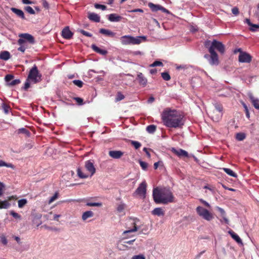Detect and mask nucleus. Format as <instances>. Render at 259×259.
<instances>
[{"label": "nucleus", "mask_w": 259, "mask_h": 259, "mask_svg": "<svg viewBox=\"0 0 259 259\" xmlns=\"http://www.w3.org/2000/svg\"><path fill=\"white\" fill-rule=\"evenodd\" d=\"M25 11L30 14H35V11L30 6H27L25 8Z\"/></svg>", "instance_id": "45"}, {"label": "nucleus", "mask_w": 259, "mask_h": 259, "mask_svg": "<svg viewBox=\"0 0 259 259\" xmlns=\"http://www.w3.org/2000/svg\"><path fill=\"white\" fill-rule=\"evenodd\" d=\"M244 22L247 23L249 26H251L252 25V23H251L250 20L248 18H246L244 20Z\"/></svg>", "instance_id": "64"}, {"label": "nucleus", "mask_w": 259, "mask_h": 259, "mask_svg": "<svg viewBox=\"0 0 259 259\" xmlns=\"http://www.w3.org/2000/svg\"><path fill=\"white\" fill-rule=\"evenodd\" d=\"M0 239L3 245H6L8 243V240L5 235L2 234L0 235Z\"/></svg>", "instance_id": "37"}, {"label": "nucleus", "mask_w": 259, "mask_h": 259, "mask_svg": "<svg viewBox=\"0 0 259 259\" xmlns=\"http://www.w3.org/2000/svg\"><path fill=\"white\" fill-rule=\"evenodd\" d=\"M221 217L222 218V219L220 220L221 222L223 223L224 222L226 224H229V221L227 218V215L226 213L221 215Z\"/></svg>", "instance_id": "36"}, {"label": "nucleus", "mask_w": 259, "mask_h": 259, "mask_svg": "<svg viewBox=\"0 0 259 259\" xmlns=\"http://www.w3.org/2000/svg\"><path fill=\"white\" fill-rule=\"evenodd\" d=\"M5 187L4 184L0 182V196L3 194V191Z\"/></svg>", "instance_id": "58"}, {"label": "nucleus", "mask_w": 259, "mask_h": 259, "mask_svg": "<svg viewBox=\"0 0 259 259\" xmlns=\"http://www.w3.org/2000/svg\"><path fill=\"white\" fill-rule=\"evenodd\" d=\"M139 164L142 169L144 170H146L148 167V164L146 162L143 161L141 160H139Z\"/></svg>", "instance_id": "39"}, {"label": "nucleus", "mask_w": 259, "mask_h": 259, "mask_svg": "<svg viewBox=\"0 0 259 259\" xmlns=\"http://www.w3.org/2000/svg\"><path fill=\"white\" fill-rule=\"evenodd\" d=\"M200 201L203 204H204L206 206H207L208 207H210V204L207 202H206V201H205V200H203L202 199H200Z\"/></svg>", "instance_id": "63"}, {"label": "nucleus", "mask_w": 259, "mask_h": 259, "mask_svg": "<svg viewBox=\"0 0 259 259\" xmlns=\"http://www.w3.org/2000/svg\"><path fill=\"white\" fill-rule=\"evenodd\" d=\"M123 154L121 151L112 150L109 152V155L114 159L120 158Z\"/></svg>", "instance_id": "15"}, {"label": "nucleus", "mask_w": 259, "mask_h": 259, "mask_svg": "<svg viewBox=\"0 0 259 259\" xmlns=\"http://www.w3.org/2000/svg\"><path fill=\"white\" fill-rule=\"evenodd\" d=\"M18 43L20 45V47L18 48V50L24 53L26 49V47L24 46L25 42L24 39H18Z\"/></svg>", "instance_id": "26"}, {"label": "nucleus", "mask_w": 259, "mask_h": 259, "mask_svg": "<svg viewBox=\"0 0 259 259\" xmlns=\"http://www.w3.org/2000/svg\"><path fill=\"white\" fill-rule=\"evenodd\" d=\"M87 205L89 206H102V203L100 202H88Z\"/></svg>", "instance_id": "41"}, {"label": "nucleus", "mask_w": 259, "mask_h": 259, "mask_svg": "<svg viewBox=\"0 0 259 259\" xmlns=\"http://www.w3.org/2000/svg\"><path fill=\"white\" fill-rule=\"evenodd\" d=\"M131 223L133 225L134 227L133 228H128L127 230L124 231L123 232V235H127L129 233L135 232L140 230V234H147L148 231V228L146 226L140 225L139 220L137 218H133L130 219Z\"/></svg>", "instance_id": "3"}, {"label": "nucleus", "mask_w": 259, "mask_h": 259, "mask_svg": "<svg viewBox=\"0 0 259 259\" xmlns=\"http://www.w3.org/2000/svg\"><path fill=\"white\" fill-rule=\"evenodd\" d=\"M152 195L154 201L157 204H166L174 201V196L169 189L154 188Z\"/></svg>", "instance_id": "2"}, {"label": "nucleus", "mask_w": 259, "mask_h": 259, "mask_svg": "<svg viewBox=\"0 0 259 259\" xmlns=\"http://www.w3.org/2000/svg\"><path fill=\"white\" fill-rule=\"evenodd\" d=\"M92 48L94 51L102 55H106L107 54L106 50L101 49L95 45H92Z\"/></svg>", "instance_id": "21"}, {"label": "nucleus", "mask_w": 259, "mask_h": 259, "mask_svg": "<svg viewBox=\"0 0 259 259\" xmlns=\"http://www.w3.org/2000/svg\"><path fill=\"white\" fill-rule=\"evenodd\" d=\"M171 151L179 157H188V154L187 151L183 149H176L174 148L171 149Z\"/></svg>", "instance_id": "14"}, {"label": "nucleus", "mask_w": 259, "mask_h": 259, "mask_svg": "<svg viewBox=\"0 0 259 259\" xmlns=\"http://www.w3.org/2000/svg\"><path fill=\"white\" fill-rule=\"evenodd\" d=\"M20 37L19 39H24V42L26 41L31 44L34 43V40L33 37L28 33H22L19 35Z\"/></svg>", "instance_id": "12"}, {"label": "nucleus", "mask_w": 259, "mask_h": 259, "mask_svg": "<svg viewBox=\"0 0 259 259\" xmlns=\"http://www.w3.org/2000/svg\"><path fill=\"white\" fill-rule=\"evenodd\" d=\"M250 30L252 31H255L258 28H259V25L253 24L251 25Z\"/></svg>", "instance_id": "53"}, {"label": "nucleus", "mask_w": 259, "mask_h": 259, "mask_svg": "<svg viewBox=\"0 0 259 259\" xmlns=\"http://www.w3.org/2000/svg\"><path fill=\"white\" fill-rule=\"evenodd\" d=\"M27 201L26 199H21L18 201V205L19 208H22L26 204Z\"/></svg>", "instance_id": "34"}, {"label": "nucleus", "mask_w": 259, "mask_h": 259, "mask_svg": "<svg viewBox=\"0 0 259 259\" xmlns=\"http://www.w3.org/2000/svg\"><path fill=\"white\" fill-rule=\"evenodd\" d=\"M249 97L250 99L251 100L254 107L257 109H259V100L257 99H255L254 98L253 95L251 94H250L249 95Z\"/></svg>", "instance_id": "22"}, {"label": "nucleus", "mask_w": 259, "mask_h": 259, "mask_svg": "<svg viewBox=\"0 0 259 259\" xmlns=\"http://www.w3.org/2000/svg\"><path fill=\"white\" fill-rule=\"evenodd\" d=\"M74 99L79 105H82L83 104V100L81 98L75 97Z\"/></svg>", "instance_id": "59"}, {"label": "nucleus", "mask_w": 259, "mask_h": 259, "mask_svg": "<svg viewBox=\"0 0 259 259\" xmlns=\"http://www.w3.org/2000/svg\"><path fill=\"white\" fill-rule=\"evenodd\" d=\"M10 214L15 219L20 220L21 219V215H19L18 213L15 212L14 211H11L10 212Z\"/></svg>", "instance_id": "49"}, {"label": "nucleus", "mask_w": 259, "mask_h": 259, "mask_svg": "<svg viewBox=\"0 0 259 259\" xmlns=\"http://www.w3.org/2000/svg\"><path fill=\"white\" fill-rule=\"evenodd\" d=\"M11 10L19 17L22 18V19H25L24 14L21 10L15 8H11Z\"/></svg>", "instance_id": "19"}, {"label": "nucleus", "mask_w": 259, "mask_h": 259, "mask_svg": "<svg viewBox=\"0 0 259 259\" xmlns=\"http://www.w3.org/2000/svg\"><path fill=\"white\" fill-rule=\"evenodd\" d=\"M10 58V54L8 51L2 52L0 54V59L3 60L7 61Z\"/></svg>", "instance_id": "25"}, {"label": "nucleus", "mask_w": 259, "mask_h": 259, "mask_svg": "<svg viewBox=\"0 0 259 259\" xmlns=\"http://www.w3.org/2000/svg\"><path fill=\"white\" fill-rule=\"evenodd\" d=\"M122 19V17L116 14H111L108 16V20L111 22H119Z\"/></svg>", "instance_id": "18"}, {"label": "nucleus", "mask_w": 259, "mask_h": 259, "mask_svg": "<svg viewBox=\"0 0 259 259\" xmlns=\"http://www.w3.org/2000/svg\"><path fill=\"white\" fill-rule=\"evenodd\" d=\"M31 82L30 80H28V78L27 79L24 87V90H27L30 87V82Z\"/></svg>", "instance_id": "56"}, {"label": "nucleus", "mask_w": 259, "mask_h": 259, "mask_svg": "<svg viewBox=\"0 0 259 259\" xmlns=\"http://www.w3.org/2000/svg\"><path fill=\"white\" fill-rule=\"evenodd\" d=\"M77 31L81 33L83 35L88 36V37H91L92 36V34L88 32H87L82 29H78L77 30Z\"/></svg>", "instance_id": "44"}, {"label": "nucleus", "mask_w": 259, "mask_h": 259, "mask_svg": "<svg viewBox=\"0 0 259 259\" xmlns=\"http://www.w3.org/2000/svg\"><path fill=\"white\" fill-rule=\"evenodd\" d=\"M73 83L77 87L81 88L82 87L83 82L80 80H74L73 81Z\"/></svg>", "instance_id": "48"}, {"label": "nucleus", "mask_w": 259, "mask_h": 259, "mask_svg": "<svg viewBox=\"0 0 259 259\" xmlns=\"http://www.w3.org/2000/svg\"><path fill=\"white\" fill-rule=\"evenodd\" d=\"M211 49L212 51H214L215 49L221 54H224L225 51L224 45L221 42L215 39L213 40L211 42V45L208 48V50H210Z\"/></svg>", "instance_id": "8"}, {"label": "nucleus", "mask_w": 259, "mask_h": 259, "mask_svg": "<svg viewBox=\"0 0 259 259\" xmlns=\"http://www.w3.org/2000/svg\"><path fill=\"white\" fill-rule=\"evenodd\" d=\"M27 78L33 83H36L41 80V75L35 65L30 69Z\"/></svg>", "instance_id": "5"}, {"label": "nucleus", "mask_w": 259, "mask_h": 259, "mask_svg": "<svg viewBox=\"0 0 259 259\" xmlns=\"http://www.w3.org/2000/svg\"><path fill=\"white\" fill-rule=\"evenodd\" d=\"M95 7L96 9H101L102 10H105L106 9V7L105 5H100L98 4H96L95 5Z\"/></svg>", "instance_id": "51"}, {"label": "nucleus", "mask_w": 259, "mask_h": 259, "mask_svg": "<svg viewBox=\"0 0 259 259\" xmlns=\"http://www.w3.org/2000/svg\"><path fill=\"white\" fill-rule=\"evenodd\" d=\"M214 106L216 110L221 114V112L223 110V107L222 106V105H219L218 104H215Z\"/></svg>", "instance_id": "54"}, {"label": "nucleus", "mask_w": 259, "mask_h": 259, "mask_svg": "<svg viewBox=\"0 0 259 259\" xmlns=\"http://www.w3.org/2000/svg\"><path fill=\"white\" fill-rule=\"evenodd\" d=\"M13 78V76L10 74H8L5 76V80L9 83L11 82V81Z\"/></svg>", "instance_id": "52"}, {"label": "nucleus", "mask_w": 259, "mask_h": 259, "mask_svg": "<svg viewBox=\"0 0 259 259\" xmlns=\"http://www.w3.org/2000/svg\"><path fill=\"white\" fill-rule=\"evenodd\" d=\"M77 175L80 178H81V179H85V178H87L89 177V175L87 174H85V173H83L81 169L79 168V167H78L77 168Z\"/></svg>", "instance_id": "31"}, {"label": "nucleus", "mask_w": 259, "mask_h": 259, "mask_svg": "<svg viewBox=\"0 0 259 259\" xmlns=\"http://www.w3.org/2000/svg\"><path fill=\"white\" fill-rule=\"evenodd\" d=\"M156 129V126L153 124L148 125L146 127L147 131L150 134L154 133Z\"/></svg>", "instance_id": "33"}, {"label": "nucleus", "mask_w": 259, "mask_h": 259, "mask_svg": "<svg viewBox=\"0 0 259 259\" xmlns=\"http://www.w3.org/2000/svg\"><path fill=\"white\" fill-rule=\"evenodd\" d=\"M146 187H147L146 183L145 181H143L142 183H141L140 184V185L139 186V187L136 190L135 194H136L141 196H142L143 198H145L146 196Z\"/></svg>", "instance_id": "9"}, {"label": "nucleus", "mask_w": 259, "mask_h": 259, "mask_svg": "<svg viewBox=\"0 0 259 259\" xmlns=\"http://www.w3.org/2000/svg\"><path fill=\"white\" fill-rule=\"evenodd\" d=\"M124 98V95H122L121 93L119 92L117 93L115 100L116 102H118V101L123 100Z\"/></svg>", "instance_id": "46"}, {"label": "nucleus", "mask_w": 259, "mask_h": 259, "mask_svg": "<svg viewBox=\"0 0 259 259\" xmlns=\"http://www.w3.org/2000/svg\"><path fill=\"white\" fill-rule=\"evenodd\" d=\"M210 55L205 54L204 57L206 59L211 65H218L219 63L218 55L215 51L208 50Z\"/></svg>", "instance_id": "7"}, {"label": "nucleus", "mask_w": 259, "mask_h": 259, "mask_svg": "<svg viewBox=\"0 0 259 259\" xmlns=\"http://www.w3.org/2000/svg\"><path fill=\"white\" fill-rule=\"evenodd\" d=\"M152 214L158 217H163L164 215L165 212L162 208L156 207L152 210Z\"/></svg>", "instance_id": "17"}, {"label": "nucleus", "mask_w": 259, "mask_h": 259, "mask_svg": "<svg viewBox=\"0 0 259 259\" xmlns=\"http://www.w3.org/2000/svg\"><path fill=\"white\" fill-rule=\"evenodd\" d=\"M58 197V193L57 192H56L55 194L50 198V199L49 200V204L52 203L53 202H54L55 200L57 199Z\"/></svg>", "instance_id": "43"}, {"label": "nucleus", "mask_w": 259, "mask_h": 259, "mask_svg": "<svg viewBox=\"0 0 259 259\" xmlns=\"http://www.w3.org/2000/svg\"><path fill=\"white\" fill-rule=\"evenodd\" d=\"M148 6L153 12H157L159 11L160 7V5H155L152 3H149L148 4Z\"/></svg>", "instance_id": "30"}, {"label": "nucleus", "mask_w": 259, "mask_h": 259, "mask_svg": "<svg viewBox=\"0 0 259 259\" xmlns=\"http://www.w3.org/2000/svg\"><path fill=\"white\" fill-rule=\"evenodd\" d=\"M223 169L226 173H227L228 175H229L231 177H233L234 178H236L237 177V174L236 173H235L232 170H231L230 168H223Z\"/></svg>", "instance_id": "32"}, {"label": "nucleus", "mask_w": 259, "mask_h": 259, "mask_svg": "<svg viewBox=\"0 0 259 259\" xmlns=\"http://www.w3.org/2000/svg\"><path fill=\"white\" fill-rule=\"evenodd\" d=\"M121 42L123 45H139L146 40L145 36L134 37L131 35H124L120 37Z\"/></svg>", "instance_id": "4"}, {"label": "nucleus", "mask_w": 259, "mask_h": 259, "mask_svg": "<svg viewBox=\"0 0 259 259\" xmlns=\"http://www.w3.org/2000/svg\"><path fill=\"white\" fill-rule=\"evenodd\" d=\"M232 12L235 15H237L239 14V10L237 7H234L232 9Z\"/></svg>", "instance_id": "60"}, {"label": "nucleus", "mask_w": 259, "mask_h": 259, "mask_svg": "<svg viewBox=\"0 0 259 259\" xmlns=\"http://www.w3.org/2000/svg\"><path fill=\"white\" fill-rule=\"evenodd\" d=\"M18 133H24L27 135V136H29L30 133L25 128H19L18 131Z\"/></svg>", "instance_id": "47"}, {"label": "nucleus", "mask_w": 259, "mask_h": 259, "mask_svg": "<svg viewBox=\"0 0 259 259\" xmlns=\"http://www.w3.org/2000/svg\"><path fill=\"white\" fill-rule=\"evenodd\" d=\"M126 205L125 203L123 202H121L118 204L117 207V211L118 212L122 213V214H124V210L125 208Z\"/></svg>", "instance_id": "28"}, {"label": "nucleus", "mask_w": 259, "mask_h": 259, "mask_svg": "<svg viewBox=\"0 0 259 259\" xmlns=\"http://www.w3.org/2000/svg\"><path fill=\"white\" fill-rule=\"evenodd\" d=\"M100 32L103 34L113 37L115 35V33L110 30L101 28L100 29Z\"/></svg>", "instance_id": "24"}, {"label": "nucleus", "mask_w": 259, "mask_h": 259, "mask_svg": "<svg viewBox=\"0 0 259 259\" xmlns=\"http://www.w3.org/2000/svg\"><path fill=\"white\" fill-rule=\"evenodd\" d=\"M132 259H145V257L143 255L139 254L133 256Z\"/></svg>", "instance_id": "57"}, {"label": "nucleus", "mask_w": 259, "mask_h": 259, "mask_svg": "<svg viewBox=\"0 0 259 259\" xmlns=\"http://www.w3.org/2000/svg\"><path fill=\"white\" fill-rule=\"evenodd\" d=\"M163 63L159 61H155L152 64L150 65V67H154L155 66H162Z\"/></svg>", "instance_id": "38"}, {"label": "nucleus", "mask_w": 259, "mask_h": 259, "mask_svg": "<svg viewBox=\"0 0 259 259\" xmlns=\"http://www.w3.org/2000/svg\"><path fill=\"white\" fill-rule=\"evenodd\" d=\"M161 76L162 78L166 81H168L170 79L169 74L167 72H162L161 73Z\"/></svg>", "instance_id": "40"}, {"label": "nucleus", "mask_w": 259, "mask_h": 259, "mask_svg": "<svg viewBox=\"0 0 259 259\" xmlns=\"http://www.w3.org/2000/svg\"><path fill=\"white\" fill-rule=\"evenodd\" d=\"M196 210L200 217L207 221H210L213 219V214L202 206L197 207Z\"/></svg>", "instance_id": "6"}, {"label": "nucleus", "mask_w": 259, "mask_h": 259, "mask_svg": "<svg viewBox=\"0 0 259 259\" xmlns=\"http://www.w3.org/2000/svg\"><path fill=\"white\" fill-rule=\"evenodd\" d=\"M159 10L161 11L163 13H165L166 14H169V11L168 10H167L166 9H165V8L161 6V5H160V7L159 8Z\"/></svg>", "instance_id": "62"}, {"label": "nucleus", "mask_w": 259, "mask_h": 259, "mask_svg": "<svg viewBox=\"0 0 259 259\" xmlns=\"http://www.w3.org/2000/svg\"><path fill=\"white\" fill-rule=\"evenodd\" d=\"M62 36L67 39H70L73 36V33L69 30L68 27H66L62 31Z\"/></svg>", "instance_id": "13"}, {"label": "nucleus", "mask_w": 259, "mask_h": 259, "mask_svg": "<svg viewBox=\"0 0 259 259\" xmlns=\"http://www.w3.org/2000/svg\"><path fill=\"white\" fill-rule=\"evenodd\" d=\"M229 234L231 236L232 238H233L237 243H242V240L239 236L235 233L233 231L230 230L228 232Z\"/></svg>", "instance_id": "23"}, {"label": "nucleus", "mask_w": 259, "mask_h": 259, "mask_svg": "<svg viewBox=\"0 0 259 259\" xmlns=\"http://www.w3.org/2000/svg\"><path fill=\"white\" fill-rule=\"evenodd\" d=\"M132 145L134 146L135 149H138L141 146V144L140 142L136 141H132L131 142Z\"/></svg>", "instance_id": "42"}, {"label": "nucleus", "mask_w": 259, "mask_h": 259, "mask_svg": "<svg viewBox=\"0 0 259 259\" xmlns=\"http://www.w3.org/2000/svg\"><path fill=\"white\" fill-rule=\"evenodd\" d=\"M216 209L220 212L221 215H222L226 213V212L224 209H223L222 208H221L219 206H217Z\"/></svg>", "instance_id": "61"}, {"label": "nucleus", "mask_w": 259, "mask_h": 259, "mask_svg": "<svg viewBox=\"0 0 259 259\" xmlns=\"http://www.w3.org/2000/svg\"><path fill=\"white\" fill-rule=\"evenodd\" d=\"M20 82V80L19 79H14V80H12V81H11L9 83V84L10 85L13 86V85L19 84Z\"/></svg>", "instance_id": "55"}, {"label": "nucleus", "mask_w": 259, "mask_h": 259, "mask_svg": "<svg viewBox=\"0 0 259 259\" xmlns=\"http://www.w3.org/2000/svg\"><path fill=\"white\" fill-rule=\"evenodd\" d=\"M84 166L87 170L92 177L96 172V168L94 166V163L91 160L85 161Z\"/></svg>", "instance_id": "11"}, {"label": "nucleus", "mask_w": 259, "mask_h": 259, "mask_svg": "<svg viewBox=\"0 0 259 259\" xmlns=\"http://www.w3.org/2000/svg\"><path fill=\"white\" fill-rule=\"evenodd\" d=\"M88 18L90 20L96 22H99L100 21V16L94 13H89Z\"/></svg>", "instance_id": "20"}, {"label": "nucleus", "mask_w": 259, "mask_h": 259, "mask_svg": "<svg viewBox=\"0 0 259 259\" xmlns=\"http://www.w3.org/2000/svg\"><path fill=\"white\" fill-rule=\"evenodd\" d=\"M252 57L247 53L241 52L238 56V60L240 62L248 63L251 61Z\"/></svg>", "instance_id": "10"}, {"label": "nucleus", "mask_w": 259, "mask_h": 259, "mask_svg": "<svg viewBox=\"0 0 259 259\" xmlns=\"http://www.w3.org/2000/svg\"><path fill=\"white\" fill-rule=\"evenodd\" d=\"M137 79L138 80L139 83L141 85L145 86L147 83V79L144 76L143 74L139 72L137 75Z\"/></svg>", "instance_id": "16"}, {"label": "nucleus", "mask_w": 259, "mask_h": 259, "mask_svg": "<svg viewBox=\"0 0 259 259\" xmlns=\"http://www.w3.org/2000/svg\"><path fill=\"white\" fill-rule=\"evenodd\" d=\"M94 215L93 211L89 210L83 213L82 215V219L83 221H85L90 218H92Z\"/></svg>", "instance_id": "27"}, {"label": "nucleus", "mask_w": 259, "mask_h": 259, "mask_svg": "<svg viewBox=\"0 0 259 259\" xmlns=\"http://www.w3.org/2000/svg\"><path fill=\"white\" fill-rule=\"evenodd\" d=\"M161 119L163 124L170 128H182L185 123L184 115L179 111L169 108L162 112Z\"/></svg>", "instance_id": "1"}, {"label": "nucleus", "mask_w": 259, "mask_h": 259, "mask_svg": "<svg viewBox=\"0 0 259 259\" xmlns=\"http://www.w3.org/2000/svg\"><path fill=\"white\" fill-rule=\"evenodd\" d=\"M3 109L6 114H8L9 112L10 107L5 104H3L2 105Z\"/></svg>", "instance_id": "50"}, {"label": "nucleus", "mask_w": 259, "mask_h": 259, "mask_svg": "<svg viewBox=\"0 0 259 259\" xmlns=\"http://www.w3.org/2000/svg\"><path fill=\"white\" fill-rule=\"evenodd\" d=\"M6 166L7 167L11 168L13 169L15 168V166L12 163H7L2 160H0V167Z\"/></svg>", "instance_id": "29"}, {"label": "nucleus", "mask_w": 259, "mask_h": 259, "mask_svg": "<svg viewBox=\"0 0 259 259\" xmlns=\"http://www.w3.org/2000/svg\"><path fill=\"white\" fill-rule=\"evenodd\" d=\"M236 138L239 141H243L245 138V135L243 133H237L236 136Z\"/></svg>", "instance_id": "35"}]
</instances>
